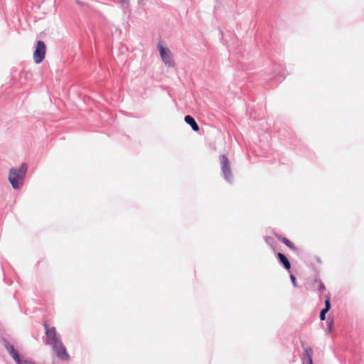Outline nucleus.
Segmentation results:
<instances>
[{
    "label": "nucleus",
    "instance_id": "obj_7",
    "mask_svg": "<svg viewBox=\"0 0 364 364\" xmlns=\"http://www.w3.org/2000/svg\"><path fill=\"white\" fill-rule=\"evenodd\" d=\"M277 257L279 260V262L284 265V267L287 269L289 270L291 268V264L289 262L288 259L282 253L279 252L277 254Z\"/></svg>",
    "mask_w": 364,
    "mask_h": 364
},
{
    "label": "nucleus",
    "instance_id": "obj_8",
    "mask_svg": "<svg viewBox=\"0 0 364 364\" xmlns=\"http://www.w3.org/2000/svg\"><path fill=\"white\" fill-rule=\"evenodd\" d=\"M326 300H325V308L321 310V313L323 314H325L330 310L331 309V297L330 294H328L325 296Z\"/></svg>",
    "mask_w": 364,
    "mask_h": 364
},
{
    "label": "nucleus",
    "instance_id": "obj_14",
    "mask_svg": "<svg viewBox=\"0 0 364 364\" xmlns=\"http://www.w3.org/2000/svg\"><path fill=\"white\" fill-rule=\"evenodd\" d=\"M320 319L321 321H324L326 319V315L323 314L322 313H320Z\"/></svg>",
    "mask_w": 364,
    "mask_h": 364
},
{
    "label": "nucleus",
    "instance_id": "obj_4",
    "mask_svg": "<svg viewBox=\"0 0 364 364\" xmlns=\"http://www.w3.org/2000/svg\"><path fill=\"white\" fill-rule=\"evenodd\" d=\"M220 160L225 178L228 180L231 176V169L229 166L228 159L225 155H221Z\"/></svg>",
    "mask_w": 364,
    "mask_h": 364
},
{
    "label": "nucleus",
    "instance_id": "obj_1",
    "mask_svg": "<svg viewBox=\"0 0 364 364\" xmlns=\"http://www.w3.org/2000/svg\"><path fill=\"white\" fill-rule=\"evenodd\" d=\"M46 333V345L51 347L55 358L62 363H68L70 360V355L66 346L63 344L60 336L58 333L55 327L49 328L48 325L43 324Z\"/></svg>",
    "mask_w": 364,
    "mask_h": 364
},
{
    "label": "nucleus",
    "instance_id": "obj_2",
    "mask_svg": "<svg viewBox=\"0 0 364 364\" xmlns=\"http://www.w3.org/2000/svg\"><path fill=\"white\" fill-rule=\"evenodd\" d=\"M27 171L26 164H22L18 169L11 168L9 180L14 188H18L22 186L23 180Z\"/></svg>",
    "mask_w": 364,
    "mask_h": 364
},
{
    "label": "nucleus",
    "instance_id": "obj_15",
    "mask_svg": "<svg viewBox=\"0 0 364 364\" xmlns=\"http://www.w3.org/2000/svg\"><path fill=\"white\" fill-rule=\"evenodd\" d=\"M127 0H120L122 4H124Z\"/></svg>",
    "mask_w": 364,
    "mask_h": 364
},
{
    "label": "nucleus",
    "instance_id": "obj_11",
    "mask_svg": "<svg viewBox=\"0 0 364 364\" xmlns=\"http://www.w3.org/2000/svg\"><path fill=\"white\" fill-rule=\"evenodd\" d=\"M290 278H291V280L294 284V287H296V277L294 276V275H291L290 276Z\"/></svg>",
    "mask_w": 364,
    "mask_h": 364
},
{
    "label": "nucleus",
    "instance_id": "obj_10",
    "mask_svg": "<svg viewBox=\"0 0 364 364\" xmlns=\"http://www.w3.org/2000/svg\"><path fill=\"white\" fill-rule=\"evenodd\" d=\"M315 287L319 291L325 290V286L320 280L315 279L314 282Z\"/></svg>",
    "mask_w": 364,
    "mask_h": 364
},
{
    "label": "nucleus",
    "instance_id": "obj_12",
    "mask_svg": "<svg viewBox=\"0 0 364 364\" xmlns=\"http://www.w3.org/2000/svg\"><path fill=\"white\" fill-rule=\"evenodd\" d=\"M307 359H308V364H313V360L309 355L307 356Z\"/></svg>",
    "mask_w": 364,
    "mask_h": 364
},
{
    "label": "nucleus",
    "instance_id": "obj_6",
    "mask_svg": "<svg viewBox=\"0 0 364 364\" xmlns=\"http://www.w3.org/2000/svg\"><path fill=\"white\" fill-rule=\"evenodd\" d=\"M184 120L187 124H188L192 127V129L194 131H196V132L199 131V127H198V124L196 123L195 119L191 116L186 115L184 118Z\"/></svg>",
    "mask_w": 364,
    "mask_h": 364
},
{
    "label": "nucleus",
    "instance_id": "obj_13",
    "mask_svg": "<svg viewBox=\"0 0 364 364\" xmlns=\"http://www.w3.org/2000/svg\"><path fill=\"white\" fill-rule=\"evenodd\" d=\"M307 359H308V364H313V360L309 355L307 356Z\"/></svg>",
    "mask_w": 364,
    "mask_h": 364
},
{
    "label": "nucleus",
    "instance_id": "obj_9",
    "mask_svg": "<svg viewBox=\"0 0 364 364\" xmlns=\"http://www.w3.org/2000/svg\"><path fill=\"white\" fill-rule=\"evenodd\" d=\"M279 239L283 243H284L290 249H291L293 250H296L295 245L287 237H280Z\"/></svg>",
    "mask_w": 364,
    "mask_h": 364
},
{
    "label": "nucleus",
    "instance_id": "obj_3",
    "mask_svg": "<svg viewBox=\"0 0 364 364\" xmlns=\"http://www.w3.org/2000/svg\"><path fill=\"white\" fill-rule=\"evenodd\" d=\"M46 46L43 41H38L33 52V60L36 64L41 63L46 57Z\"/></svg>",
    "mask_w": 364,
    "mask_h": 364
},
{
    "label": "nucleus",
    "instance_id": "obj_5",
    "mask_svg": "<svg viewBox=\"0 0 364 364\" xmlns=\"http://www.w3.org/2000/svg\"><path fill=\"white\" fill-rule=\"evenodd\" d=\"M159 50L160 53L161 58L163 60V62L166 65H171V52L168 48H166L164 47L162 44L159 45Z\"/></svg>",
    "mask_w": 364,
    "mask_h": 364
}]
</instances>
